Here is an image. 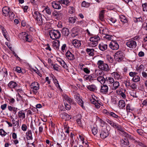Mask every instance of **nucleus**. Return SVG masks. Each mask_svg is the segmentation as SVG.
<instances>
[{
	"label": "nucleus",
	"instance_id": "obj_14",
	"mask_svg": "<svg viewBox=\"0 0 147 147\" xmlns=\"http://www.w3.org/2000/svg\"><path fill=\"white\" fill-rule=\"evenodd\" d=\"M108 87L106 84H103L101 86L100 92L103 94H107L108 92Z\"/></svg>",
	"mask_w": 147,
	"mask_h": 147
},
{
	"label": "nucleus",
	"instance_id": "obj_35",
	"mask_svg": "<svg viewBox=\"0 0 147 147\" xmlns=\"http://www.w3.org/2000/svg\"><path fill=\"white\" fill-rule=\"evenodd\" d=\"M105 10H102L99 13V18L100 20L102 21H104Z\"/></svg>",
	"mask_w": 147,
	"mask_h": 147
},
{
	"label": "nucleus",
	"instance_id": "obj_22",
	"mask_svg": "<svg viewBox=\"0 0 147 147\" xmlns=\"http://www.w3.org/2000/svg\"><path fill=\"white\" fill-rule=\"evenodd\" d=\"M86 51L87 54L90 56H94V52H96L93 49L87 48Z\"/></svg>",
	"mask_w": 147,
	"mask_h": 147
},
{
	"label": "nucleus",
	"instance_id": "obj_54",
	"mask_svg": "<svg viewBox=\"0 0 147 147\" xmlns=\"http://www.w3.org/2000/svg\"><path fill=\"white\" fill-rule=\"evenodd\" d=\"M104 39H106L109 40H111L112 39V36L111 35H109L106 34L105 36H103Z\"/></svg>",
	"mask_w": 147,
	"mask_h": 147
},
{
	"label": "nucleus",
	"instance_id": "obj_4",
	"mask_svg": "<svg viewBox=\"0 0 147 147\" xmlns=\"http://www.w3.org/2000/svg\"><path fill=\"white\" fill-rule=\"evenodd\" d=\"M30 87L32 89V91L33 93L36 94L40 88L39 83L37 82H33L31 84Z\"/></svg>",
	"mask_w": 147,
	"mask_h": 147
},
{
	"label": "nucleus",
	"instance_id": "obj_59",
	"mask_svg": "<svg viewBox=\"0 0 147 147\" xmlns=\"http://www.w3.org/2000/svg\"><path fill=\"white\" fill-rule=\"evenodd\" d=\"M110 112V111H109L106 109H104L102 110V113L108 117H109Z\"/></svg>",
	"mask_w": 147,
	"mask_h": 147
},
{
	"label": "nucleus",
	"instance_id": "obj_42",
	"mask_svg": "<svg viewBox=\"0 0 147 147\" xmlns=\"http://www.w3.org/2000/svg\"><path fill=\"white\" fill-rule=\"evenodd\" d=\"M120 21L123 23H126L127 22V19L124 16L121 15L120 16Z\"/></svg>",
	"mask_w": 147,
	"mask_h": 147
},
{
	"label": "nucleus",
	"instance_id": "obj_39",
	"mask_svg": "<svg viewBox=\"0 0 147 147\" xmlns=\"http://www.w3.org/2000/svg\"><path fill=\"white\" fill-rule=\"evenodd\" d=\"M97 80L100 82L101 84H104L106 82V79L102 76H99L97 77Z\"/></svg>",
	"mask_w": 147,
	"mask_h": 147
},
{
	"label": "nucleus",
	"instance_id": "obj_32",
	"mask_svg": "<svg viewBox=\"0 0 147 147\" xmlns=\"http://www.w3.org/2000/svg\"><path fill=\"white\" fill-rule=\"evenodd\" d=\"M125 101L123 100H121L119 101L118 106L120 109H123L125 107Z\"/></svg>",
	"mask_w": 147,
	"mask_h": 147
},
{
	"label": "nucleus",
	"instance_id": "obj_15",
	"mask_svg": "<svg viewBox=\"0 0 147 147\" xmlns=\"http://www.w3.org/2000/svg\"><path fill=\"white\" fill-rule=\"evenodd\" d=\"M60 3L58 2L53 1L52 2V6L53 8L57 9H61V7L60 4Z\"/></svg>",
	"mask_w": 147,
	"mask_h": 147
},
{
	"label": "nucleus",
	"instance_id": "obj_20",
	"mask_svg": "<svg viewBox=\"0 0 147 147\" xmlns=\"http://www.w3.org/2000/svg\"><path fill=\"white\" fill-rule=\"evenodd\" d=\"M115 128H116L118 131H120L123 134L125 133V135L127 134L126 133L124 132V128L120 125L117 124Z\"/></svg>",
	"mask_w": 147,
	"mask_h": 147
},
{
	"label": "nucleus",
	"instance_id": "obj_46",
	"mask_svg": "<svg viewBox=\"0 0 147 147\" xmlns=\"http://www.w3.org/2000/svg\"><path fill=\"white\" fill-rule=\"evenodd\" d=\"M113 74L114 78L117 80L121 79L120 75L117 72H113L112 74Z\"/></svg>",
	"mask_w": 147,
	"mask_h": 147
},
{
	"label": "nucleus",
	"instance_id": "obj_21",
	"mask_svg": "<svg viewBox=\"0 0 147 147\" xmlns=\"http://www.w3.org/2000/svg\"><path fill=\"white\" fill-rule=\"evenodd\" d=\"M60 45V42L58 40H56L53 42V46L55 50H58Z\"/></svg>",
	"mask_w": 147,
	"mask_h": 147
},
{
	"label": "nucleus",
	"instance_id": "obj_34",
	"mask_svg": "<svg viewBox=\"0 0 147 147\" xmlns=\"http://www.w3.org/2000/svg\"><path fill=\"white\" fill-rule=\"evenodd\" d=\"M26 138L28 140H32L33 139L32 132L31 130H28L26 133Z\"/></svg>",
	"mask_w": 147,
	"mask_h": 147
},
{
	"label": "nucleus",
	"instance_id": "obj_36",
	"mask_svg": "<svg viewBox=\"0 0 147 147\" xmlns=\"http://www.w3.org/2000/svg\"><path fill=\"white\" fill-rule=\"evenodd\" d=\"M114 82V80L112 78L109 77L106 78L105 82H106L108 84H112Z\"/></svg>",
	"mask_w": 147,
	"mask_h": 147
},
{
	"label": "nucleus",
	"instance_id": "obj_9",
	"mask_svg": "<svg viewBox=\"0 0 147 147\" xmlns=\"http://www.w3.org/2000/svg\"><path fill=\"white\" fill-rule=\"evenodd\" d=\"M17 100L18 101H22V102H21L22 105H23L24 104L25 105H27V101L26 100H25V98L22 96H21L19 94H18L17 95Z\"/></svg>",
	"mask_w": 147,
	"mask_h": 147
},
{
	"label": "nucleus",
	"instance_id": "obj_63",
	"mask_svg": "<svg viewBox=\"0 0 147 147\" xmlns=\"http://www.w3.org/2000/svg\"><path fill=\"white\" fill-rule=\"evenodd\" d=\"M126 109L128 112H131L132 110L131 109L130 106L129 104H127L126 105Z\"/></svg>",
	"mask_w": 147,
	"mask_h": 147
},
{
	"label": "nucleus",
	"instance_id": "obj_60",
	"mask_svg": "<svg viewBox=\"0 0 147 147\" xmlns=\"http://www.w3.org/2000/svg\"><path fill=\"white\" fill-rule=\"evenodd\" d=\"M76 122L77 124L80 127H82L83 126L82 124L80 119H77L76 120Z\"/></svg>",
	"mask_w": 147,
	"mask_h": 147
},
{
	"label": "nucleus",
	"instance_id": "obj_31",
	"mask_svg": "<svg viewBox=\"0 0 147 147\" xmlns=\"http://www.w3.org/2000/svg\"><path fill=\"white\" fill-rule=\"evenodd\" d=\"M87 88L90 91H94L97 90V87L94 84L89 85L87 86Z\"/></svg>",
	"mask_w": 147,
	"mask_h": 147
},
{
	"label": "nucleus",
	"instance_id": "obj_1",
	"mask_svg": "<svg viewBox=\"0 0 147 147\" xmlns=\"http://www.w3.org/2000/svg\"><path fill=\"white\" fill-rule=\"evenodd\" d=\"M33 16L35 20L36 24L39 25H42L45 24L46 18L44 16L43 18L41 14L39 12L35 11L33 14Z\"/></svg>",
	"mask_w": 147,
	"mask_h": 147
},
{
	"label": "nucleus",
	"instance_id": "obj_51",
	"mask_svg": "<svg viewBox=\"0 0 147 147\" xmlns=\"http://www.w3.org/2000/svg\"><path fill=\"white\" fill-rule=\"evenodd\" d=\"M138 144L137 147H146V146L140 141H136Z\"/></svg>",
	"mask_w": 147,
	"mask_h": 147
},
{
	"label": "nucleus",
	"instance_id": "obj_7",
	"mask_svg": "<svg viewBox=\"0 0 147 147\" xmlns=\"http://www.w3.org/2000/svg\"><path fill=\"white\" fill-rule=\"evenodd\" d=\"M109 46L113 50H117L119 47V45L117 42L115 40L112 41Z\"/></svg>",
	"mask_w": 147,
	"mask_h": 147
},
{
	"label": "nucleus",
	"instance_id": "obj_13",
	"mask_svg": "<svg viewBox=\"0 0 147 147\" xmlns=\"http://www.w3.org/2000/svg\"><path fill=\"white\" fill-rule=\"evenodd\" d=\"M0 28L2 30L4 36L7 40L9 41L10 39L9 38V35L7 32L3 27L1 26Z\"/></svg>",
	"mask_w": 147,
	"mask_h": 147
},
{
	"label": "nucleus",
	"instance_id": "obj_6",
	"mask_svg": "<svg viewBox=\"0 0 147 147\" xmlns=\"http://www.w3.org/2000/svg\"><path fill=\"white\" fill-rule=\"evenodd\" d=\"M20 35L22 36V38L24 40L29 42H30L32 41V40L31 36L28 35L27 33L23 32Z\"/></svg>",
	"mask_w": 147,
	"mask_h": 147
},
{
	"label": "nucleus",
	"instance_id": "obj_45",
	"mask_svg": "<svg viewBox=\"0 0 147 147\" xmlns=\"http://www.w3.org/2000/svg\"><path fill=\"white\" fill-rule=\"evenodd\" d=\"M89 43V45L90 47H95L97 46L98 44V41H91Z\"/></svg>",
	"mask_w": 147,
	"mask_h": 147
},
{
	"label": "nucleus",
	"instance_id": "obj_10",
	"mask_svg": "<svg viewBox=\"0 0 147 147\" xmlns=\"http://www.w3.org/2000/svg\"><path fill=\"white\" fill-rule=\"evenodd\" d=\"M11 11L10 8L8 6L4 7L2 9V14L5 16H7Z\"/></svg>",
	"mask_w": 147,
	"mask_h": 147
},
{
	"label": "nucleus",
	"instance_id": "obj_2",
	"mask_svg": "<svg viewBox=\"0 0 147 147\" xmlns=\"http://www.w3.org/2000/svg\"><path fill=\"white\" fill-rule=\"evenodd\" d=\"M97 65L99 69L101 70L105 71H108L109 70L108 65L105 63L103 61L99 60L98 61Z\"/></svg>",
	"mask_w": 147,
	"mask_h": 147
},
{
	"label": "nucleus",
	"instance_id": "obj_37",
	"mask_svg": "<svg viewBox=\"0 0 147 147\" xmlns=\"http://www.w3.org/2000/svg\"><path fill=\"white\" fill-rule=\"evenodd\" d=\"M42 12L45 13L46 12L47 14L50 15L51 14V10L50 8L48 6H46L44 9L42 11Z\"/></svg>",
	"mask_w": 147,
	"mask_h": 147
},
{
	"label": "nucleus",
	"instance_id": "obj_27",
	"mask_svg": "<svg viewBox=\"0 0 147 147\" xmlns=\"http://www.w3.org/2000/svg\"><path fill=\"white\" fill-rule=\"evenodd\" d=\"M62 35L65 36H67L69 34V30L67 28H63L61 31Z\"/></svg>",
	"mask_w": 147,
	"mask_h": 147
},
{
	"label": "nucleus",
	"instance_id": "obj_38",
	"mask_svg": "<svg viewBox=\"0 0 147 147\" xmlns=\"http://www.w3.org/2000/svg\"><path fill=\"white\" fill-rule=\"evenodd\" d=\"M109 116L112 117L117 120H119V119H120V117L117 115L112 112H110Z\"/></svg>",
	"mask_w": 147,
	"mask_h": 147
},
{
	"label": "nucleus",
	"instance_id": "obj_62",
	"mask_svg": "<svg viewBox=\"0 0 147 147\" xmlns=\"http://www.w3.org/2000/svg\"><path fill=\"white\" fill-rule=\"evenodd\" d=\"M137 73L136 72H130L129 73V76L132 77H134L135 75H137Z\"/></svg>",
	"mask_w": 147,
	"mask_h": 147
},
{
	"label": "nucleus",
	"instance_id": "obj_44",
	"mask_svg": "<svg viewBox=\"0 0 147 147\" xmlns=\"http://www.w3.org/2000/svg\"><path fill=\"white\" fill-rule=\"evenodd\" d=\"M9 19L11 20H13L15 16V14L11 11L9 13L8 15Z\"/></svg>",
	"mask_w": 147,
	"mask_h": 147
},
{
	"label": "nucleus",
	"instance_id": "obj_26",
	"mask_svg": "<svg viewBox=\"0 0 147 147\" xmlns=\"http://www.w3.org/2000/svg\"><path fill=\"white\" fill-rule=\"evenodd\" d=\"M75 98L78 99V104L80 105L83 109L85 107L83 105V102L82 99L80 98L78 95L75 96Z\"/></svg>",
	"mask_w": 147,
	"mask_h": 147
},
{
	"label": "nucleus",
	"instance_id": "obj_56",
	"mask_svg": "<svg viewBox=\"0 0 147 147\" xmlns=\"http://www.w3.org/2000/svg\"><path fill=\"white\" fill-rule=\"evenodd\" d=\"M60 64L65 69H67L68 68L67 64L65 63V62L63 60L60 63Z\"/></svg>",
	"mask_w": 147,
	"mask_h": 147
},
{
	"label": "nucleus",
	"instance_id": "obj_11",
	"mask_svg": "<svg viewBox=\"0 0 147 147\" xmlns=\"http://www.w3.org/2000/svg\"><path fill=\"white\" fill-rule=\"evenodd\" d=\"M109 135V132L107 130L105 129L101 131L100 137L101 138L104 139L107 137Z\"/></svg>",
	"mask_w": 147,
	"mask_h": 147
},
{
	"label": "nucleus",
	"instance_id": "obj_25",
	"mask_svg": "<svg viewBox=\"0 0 147 147\" xmlns=\"http://www.w3.org/2000/svg\"><path fill=\"white\" fill-rule=\"evenodd\" d=\"M72 43L73 45L76 48H78L80 47L81 45V43L80 40L75 39L72 41Z\"/></svg>",
	"mask_w": 147,
	"mask_h": 147
},
{
	"label": "nucleus",
	"instance_id": "obj_28",
	"mask_svg": "<svg viewBox=\"0 0 147 147\" xmlns=\"http://www.w3.org/2000/svg\"><path fill=\"white\" fill-rule=\"evenodd\" d=\"M100 39V38L98 35H94L90 38V41H98Z\"/></svg>",
	"mask_w": 147,
	"mask_h": 147
},
{
	"label": "nucleus",
	"instance_id": "obj_12",
	"mask_svg": "<svg viewBox=\"0 0 147 147\" xmlns=\"http://www.w3.org/2000/svg\"><path fill=\"white\" fill-rule=\"evenodd\" d=\"M18 118L20 119L23 120L25 119L26 115L25 111L22 110L19 111L18 113Z\"/></svg>",
	"mask_w": 147,
	"mask_h": 147
},
{
	"label": "nucleus",
	"instance_id": "obj_16",
	"mask_svg": "<svg viewBox=\"0 0 147 147\" xmlns=\"http://www.w3.org/2000/svg\"><path fill=\"white\" fill-rule=\"evenodd\" d=\"M60 117L62 119H64L65 120H69L71 118V115L65 113H63L60 114Z\"/></svg>",
	"mask_w": 147,
	"mask_h": 147
},
{
	"label": "nucleus",
	"instance_id": "obj_49",
	"mask_svg": "<svg viewBox=\"0 0 147 147\" xmlns=\"http://www.w3.org/2000/svg\"><path fill=\"white\" fill-rule=\"evenodd\" d=\"M61 4H62L64 5H66L68 3V0H61L58 1Z\"/></svg>",
	"mask_w": 147,
	"mask_h": 147
},
{
	"label": "nucleus",
	"instance_id": "obj_57",
	"mask_svg": "<svg viewBox=\"0 0 147 147\" xmlns=\"http://www.w3.org/2000/svg\"><path fill=\"white\" fill-rule=\"evenodd\" d=\"M69 22L71 23H74L76 20V19L73 17H70L69 19Z\"/></svg>",
	"mask_w": 147,
	"mask_h": 147
},
{
	"label": "nucleus",
	"instance_id": "obj_40",
	"mask_svg": "<svg viewBox=\"0 0 147 147\" xmlns=\"http://www.w3.org/2000/svg\"><path fill=\"white\" fill-rule=\"evenodd\" d=\"M92 134L94 135H95L98 133L97 127L96 125H94L93 126V127H92Z\"/></svg>",
	"mask_w": 147,
	"mask_h": 147
},
{
	"label": "nucleus",
	"instance_id": "obj_17",
	"mask_svg": "<svg viewBox=\"0 0 147 147\" xmlns=\"http://www.w3.org/2000/svg\"><path fill=\"white\" fill-rule=\"evenodd\" d=\"M66 57L69 60H73L75 59L74 56L69 51H68L65 54Z\"/></svg>",
	"mask_w": 147,
	"mask_h": 147
},
{
	"label": "nucleus",
	"instance_id": "obj_58",
	"mask_svg": "<svg viewBox=\"0 0 147 147\" xmlns=\"http://www.w3.org/2000/svg\"><path fill=\"white\" fill-rule=\"evenodd\" d=\"M52 65L53 66V69L54 70L58 71L59 68V66L57 64H52Z\"/></svg>",
	"mask_w": 147,
	"mask_h": 147
},
{
	"label": "nucleus",
	"instance_id": "obj_18",
	"mask_svg": "<svg viewBox=\"0 0 147 147\" xmlns=\"http://www.w3.org/2000/svg\"><path fill=\"white\" fill-rule=\"evenodd\" d=\"M63 97L70 104H73L74 102L72 100V99L71 98L69 97L65 94H63L62 95Z\"/></svg>",
	"mask_w": 147,
	"mask_h": 147
},
{
	"label": "nucleus",
	"instance_id": "obj_19",
	"mask_svg": "<svg viewBox=\"0 0 147 147\" xmlns=\"http://www.w3.org/2000/svg\"><path fill=\"white\" fill-rule=\"evenodd\" d=\"M121 144L122 147H127L129 145V143L128 140L124 139L121 140Z\"/></svg>",
	"mask_w": 147,
	"mask_h": 147
},
{
	"label": "nucleus",
	"instance_id": "obj_5",
	"mask_svg": "<svg viewBox=\"0 0 147 147\" xmlns=\"http://www.w3.org/2000/svg\"><path fill=\"white\" fill-rule=\"evenodd\" d=\"M123 52L121 51L116 52L115 55V58L116 60L119 62L121 61L123 59L124 55Z\"/></svg>",
	"mask_w": 147,
	"mask_h": 147
},
{
	"label": "nucleus",
	"instance_id": "obj_30",
	"mask_svg": "<svg viewBox=\"0 0 147 147\" xmlns=\"http://www.w3.org/2000/svg\"><path fill=\"white\" fill-rule=\"evenodd\" d=\"M84 78L85 80H88L90 82L95 80L94 79V78L91 75H85Z\"/></svg>",
	"mask_w": 147,
	"mask_h": 147
},
{
	"label": "nucleus",
	"instance_id": "obj_3",
	"mask_svg": "<svg viewBox=\"0 0 147 147\" xmlns=\"http://www.w3.org/2000/svg\"><path fill=\"white\" fill-rule=\"evenodd\" d=\"M50 38L53 40L59 39L61 37V33L59 30H52L49 32Z\"/></svg>",
	"mask_w": 147,
	"mask_h": 147
},
{
	"label": "nucleus",
	"instance_id": "obj_23",
	"mask_svg": "<svg viewBox=\"0 0 147 147\" xmlns=\"http://www.w3.org/2000/svg\"><path fill=\"white\" fill-rule=\"evenodd\" d=\"M8 110L11 112H13L14 114H16L18 110H20V109H18L17 107H12L11 106H8Z\"/></svg>",
	"mask_w": 147,
	"mask_h": 147
},
{
	"label": "nucleus",
	"instance_id": "obj_61",
	"mask_svg": "<svg viewBox=\"0 0 147 147\" xmlns=\"http://www.w3.org/2000/svg\"><path fill=\"white\" fill-rule=\"evenodd\" d=\"M27 128V125L25 124H23L22 126V130L24 131H26Z\"/></svg>",
	"mask_w": 147,
	"mask_h": 147
},
{
	"label": "nucleus",
	"instance_id": "obj_55",
	"mask_svg": "<svg viewBox=\"0 0 147 147\" xmlns=\"http://www.w3.org/2000/svg\"><path fill=\"white\" fill-rule=\"evenodd\" d=\"M60 13L57 12L56 11H54L53 13V16L56 17L58 18L59 17Z\"/></svg>",
	"mask_w": 147,
	"mask_h": 147
},
{
	"label": "nucleus",
	"instance_id": "obj_8",
	"mask_svg": "<svg viewBox=\"0 0 147 147\" xmlns=\"http://www.w3.org/2000/svg\"><path fill=\"white\" fill-rule=\"evenodd\" d=\"M126 45L130 48L134 49L137 46V43L135 41L130 40L127 42Z\"/></svg>",
	"mask_w": 147,
	"mask_h": 147
},
{
	"label": "nucleus",
	"instance_id": "obj_33",
	"mask_svg": "<svg viewBox=\"0 0 147 147\" xmlns=\"http://www.w3.org/2000/svg\"><path fill=\"white\" fill-rule=\"evenodd\" d=\"M99 49L102 51H104L107 48V45L106 44H104L102 43L98 45Z\"/></svg>",
	"mask_w": 147,
	"mask_h": 147
},
{
	"label": "nucleus",
	"instance_id": "obj_24",
	"mask_svg": "<svg viewBox=\"0 0 147 147\" xmlns=\"http://www.w3.org/2000/svg\"><path fill=\"white\" fill-rule=\"evenodd\" d=\"M119 86L120 84L119 82H114L113 83L112 85L111 86V88L113 90H115L119 87Z\"/></svg>",
	"mask_w": 147,
	"mask_h": 147
},
{
	"label": "nucleus",
	"instance_id": "obj_52",
	"mask_svg": "<svg viewBox=\"0 0 147 147\" xmlns=\"http://www.w3.org/2000/svg\"><path fill=\"white\" fill-rule=\"evenodd\" d=\"M7 134V133L5 132L3 129H0V135L2 137H4Z\"/></svg>",
	"mask_w": 147,
	"mask_h": 147
},
{
	"label": "nucleus",
	"instance_id": "obj_53",
	"mask_svg": "<svg viewBox=\"0 0 147 147\" xmlns=\"http://www.w3.org/2000/svg\"><path fill=\"white\" fill-rule=\"evenodd\" d=\"M144 67V66L142 65H141L138 67L136 68V70L139 72L140 73Z\"/></svg>",
	"mask_w": 147,
	"mask_h": 147
},
{
	"label": "nucleus",
	"instance_id": "obj_41",
	"mask_svg": "<svg viewBox=\"0 0 147 147\" xmlns=\"http://www.w3.org/2000/svg\"><path fill=\"white\" fill-rule=\"evenodd\" d=\"M51 77L53 78V82L54 83V84H55L57 88H58V87L60 88V86L58 82L57 81V79L54 78L55 77H54V75H52L51 76Z\"/></svg>",
	"mask_w": 147,
	"mask_h": 147
},
{
	"label": "nucleus",
	"instance_id": "obj_50",
	"mask_svg": "<svg viewBox=\"0 0 147 147\" xmlns=\"http://www.w3.org/2000/svg\"><path fill=\"white\" fill-rule=\"evenodd\" d=\"M81 5L82 7H88L90 6V3L84 1L82 2Z\"/></svg>",
	"mask_w": 147,
	"mask_h": 147
},
{
	"label": "nucleus",
	"instance_id": "obj_29",
	"mask_svg": "<svg viewBox=\"0 0 147 147\" xmlns=\"http://www.w3.org/2000/svg\"><path fill=\"white\" fill-rule=\"evenodd\" d=\"M8 86L11 88H15L17 87V84L16 82L11 81L8 84Z\"/></svg>",
	"mask_w": 147,
	"mask_h": 147
},
{
	"label": "nucleus",
	"instance_id": "obj_43",
	"mask_svg": "<svg viewBox=\"0 0 147 147\" xmlns=\"http://www.w3.org/2000/svg\"><path fill=\"white\" fill-rule=\"evenodd\" d=\"M140 80V77L137 75H135L132 79V80L134 82H137L139 81Z\"/></svg>",
	"mask_w": 147,
	"mask_h": 147
},
{
	"label": "nucleus",
	"instance_id": "obj_47",
	"mask_svg": "<svg viewBox=\"0 0 147 147\" xmlns=\"http://www.w3.org/2000/svg\"><path fill=\"white\" fill-rule=\"evenodd\" d=\"M142 10L144 12H147V3H145L142 4Z\"/></svg>",
	"mask_w": 147,
	"mask_h": 147
},
{
	"label": "nucleus",
	"instance_id": "obj_48",
	"mask_svg": "<svg viewBox=\"0 0 147 147\" xmlns=\"http://www.w3.org/2000/svg\"><path fill=\"white\" fill-rule=\"evenodd\" d=\"M103 71L100 69H98L95 71V74L97 76L102 75L103 74Z\"/></svg>",
	"mask_w": 147,
	"mask_h": 147
},
{
	"label": "nucleus",
	"instance_id": "obj_64",
	"mask_svg": "<svg viewBox=\"0 0 147 147\" xmlns=\"http://www.w3.org/2000/svg\"><path fill=\"white\" fill-rule=\"evenodd\" d=\"M83 71L84 72L87 74H89L90 72V70L87 67L84 68L83 69Z\"/></svg>",
	"mask_w": 147,
	"mask_h": 147
}]
</instances>
